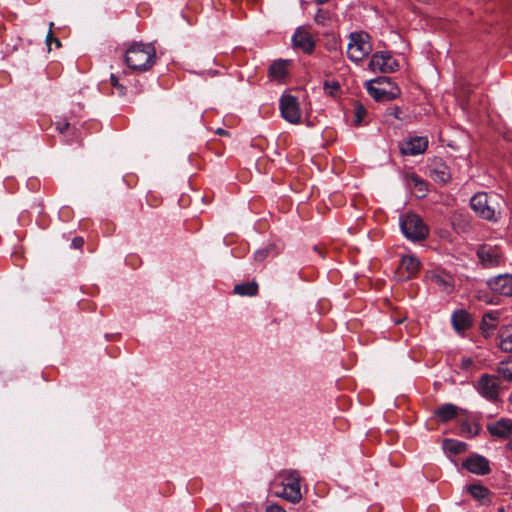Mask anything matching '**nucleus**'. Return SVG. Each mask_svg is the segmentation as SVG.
<instances>
[{"label": "nucleus", "mask_w": 512, "mask_h": 512, "mask_svg": "<svg viewBox=\"0 0 512 512\" xmlns=\"http://www.w3.org/2000/svg\"><path fill=\"white\" fill-rule=\"evenodd\" d=\"M504 204V199L496 193L488 194L486 192H479L470 200L471 208L475 213L479 217L489 221L497 220V215L502 213Z\"/></svg>", "instance_id": "obj_1"}, {"label": "nucleus", "mask_w": 512, "mask_h": 512, "mask_svg": "<svg viewBox=\"0 0 512 512\" xmlns=\"http://www.w3.org/2000/svg\"><path fill=\"white\" fill-rule=\"evenodd\" d=\"M155 60L156 51L151 44L133 43L125 53V62L133 70H149Z\"/></svg>", "instance_id": "obj_2"}, {"label": "nucleus", "mask_w": 512, "mask_h": 512, "mask_svg": "<svg viewBox=\"0 0 512 512\" xmlns=\"http://www.w3.org/2000/svg\"><path fill=\"white\" fill-rule=\"evenodd\" d=\"M369 95L376 101H389L399 97L400 88L387 76H380L366 82Z\"/></svg>", "instance_id": "obj_3"}, {"label": "nucleus", "mask_w": 512, "mask_h": 512, "mask_svg": "<svg viewBox=\"0 0 512 512\" xmlns=\"http://www.w3.org/2000/svg\"><path fill=\"white\" fill-rule=\"evenodd\" d=\"M399 224L402 233L410 241L417 242L424 240L429 234L428 227L415 213L401 215Z\"/></svg>", "instance_id": "obj_4"}, {"label": "nucleus", "mask_w": 512, "mask_h": 512, "mask_svg": "<svg viewBox=\"0 0 512 512\" xmlns=\"http://www.w3.org/2000/svg\"><path fill=\"white\" fill-rule=\"evenodd\" d=\"M372 51L370 36L366 32H352L349 35L347 46L348 58L353 62H360Z\"/></svg>", "instance_id": "obj_5"}, {"label": "nucleus", "mask_w": 512, "mask_h": 512, "mask_svg": "<svg viewBox=\"0 0 512 512\" xmlns=\"http://www.w3.org/2000/svg\"><path fill=\"white\" fill-rule=\"evenodd\" d=\"M282 490L276 495L283 497L291 503H298L302 499L300 488V474L297 470H287L282 473Z\"/></svg>", "instance_id": "obj_6"}, {"label": "nucleus", "mask_w": 512, "mask_h": 512, "mask_svg": "<svg viewBox=\"0 0 512 512\" xmlns=\"http://www.w3.org/2000/svg\"><path fill=\"white\" fill-rule=\"evenodd\" d=\"M369 69L373 72L392 73L399 67L398 62L387 52H376L372 55Z\"/></svg>", "instance_id": "obj_7"}, {"label": "nucleus", "mask_w": 512, "mask_h": 512, "mask_svg": "<svg viewBox=\"0 0 512 512\" xmlns=\"http://www.w3.org/2000/svg\"><path fill=\"white\" fill-rule=\"evenodd\" d=\"M280 111L286 121L292 124L300 122L301 112L296 97L289 94L283 95L280 99Z\"/></svg>", "instance_id": "obj_8"}, {"label": "nucleus", "mask_w": 512, "mask_h": 512, "mask_svg": "<svg viewBox=\"0 0 512 512\" xmlns=\"http://www.w3.org/2000/svg\"><path fill=\"white\" fill-rule=\"evenodd\" d=\"M477 390L484 398L496 401L499 393V379L496 376L484 374L478 381Z\"/></svg>", "instance_id": "obj_9"}, {"label": "nucleus", "mask_w": 512, "mask_h": 512, "mask_svg": "<svg viewBox=\"0 0 512 512\" xmlns=\"http://www.w3.org/2000/svg\"><path fill=\"white\" fill-rule=\"evenodd\" d=\"M293 45L304 53L310 54L314 50L315 42L308 26L298 27L292 36Z\"/></svg>", "instance_id": "obj_10"}, {"label": "nucleus", "mask_w": 512, "mask_h": 512, "mask_svg": "<svg viewBox=\"0 0 512 512\" xmlns=\"http://www.w3.org/2000/svg\"><path fill=\"white\" fill-rule=\"evenodd\" d=\"M428 147L426 137L416 136L400 144V151L403 155L415 156L425 152Z\"/></svg>", "instance_id": "obj_11"}, {"label": "nucleus", "mask_w": 512, "mask_h": 512, "mask_svg": "<svg viewBox=\"0 0 512 512\" xmlns=\"http://www.w3.org/2000/svg\"><path fill=\"white\" fill-rule=\"evenodd\" d=\"M490 289L504 296H512V275L502 274L492 277L487 282Z\"/></svg>", "instance_id": "obj_12"}, {"label": "nucleus", "mask_w": 512, "mask_h": 512, "mask_svg": "<svg viewBox=\"0 0 512 512\" xmlns=\"http://www.w3.org/2000/svg\"><path fill=\"white\" fill-rule=\"evenodd\" d=\"M420 269V261L413 255H404L399 265L400 279L407 280L414 277Z\"/></svg>", "instance_id": "obj_13"}, {"label": "nucleus", "mask_w": 512, "mask_h": 512, "mask_svg": "<svg viewBox=\"0 0 512 512\" xmlns=\"http://www.w3.org/2000/svg\"><path fill=\"white\" fill-rule=\"evenodd\" d=\"M428 279L436 284L445 292H450L453 289V277L450 273L442 269L431 270L427 273Z\"/></svg>", "instance_id": "obj_14"}, {"label": "nucleus", "mask_w": 512, "mask_h": 512, "mask_svg": "<svg viewBox=\"0 0 512 512\" xmlns=\"http://www.w3.org/2000/svg\"><path fill=\"white\" fill-rule=\"evenodd\" d=\"M463 467L477 475H486L490 472L488 460L481 455H473L463 462Z\"/></svg>", "instance_id": "obj_15"}, {"label": "nucleus", "mask_w": 512, "mask_h": 512, "mask_svg": "<svg viewBox=\"0 0 512 512\" xmlns=\"http://www.w3.org/2000/svg\"><path fill=\"white\" fill-rule=\"evenodd\" d=\"M487 430L494 437L508 438L512 435V420L502 418L487 424Z\"/></svg>", "instance_id": "obj_16"}, {"label": "nucleus", "mask_w": 512, "mask_h": 512, "mask_svg": "<svg viewBox=\"0 0 512 512\" xmlns=\"http://www.w3.org/2000/svg\"><path fill=\"white\" fill-rule=\"evenodd\" d=\"M452 326L456 332L461 333L472 326V316L466 310H456L451 317Z\"/></svg>", "instance_id": "obj_17"}, {"label": "nucleus", "mask_w": 512, "mask_h": 512, "mask_svg": "<svg viewBox=\"0 0 512 512\" xmlns=\"http://www.w3.org/2000/svg\"><path fill=\"white\" fill-rule=\"evenodd\" d=\"M477 255L480 261L487 267H493L499 263L500 255L497 249L489 245L481 246L477 251Z\"/></svg>", "instance_id": "obj_18"}, {"label": "nucleus", "mask_w": 512, "mask_h": 512, "mask_svg": "<svg viewBox=\"0 0 512 512\" xmlns=\"http://www.w3.org/2000/svg\"><path fill=\"white\" fill-rule=\"evenodd\" d=\"M459 408L451 403L440 405L435 411L434 415L440 422H448L458 416Z\"/></svg>", "instance_id": "obj_19"}, {"label": "nucleus", "mask_w": 512, "mask_h": 512, "mask_svg": "<svg viewBox=\"0 0 512 512\" xmlns=\"http://www.w3.org/2000/svg\"><path fill=\"white\" fill-rule=\"evenodd\" d=\"M499 347L502 351H512V325L503 327L499 332Z\"/></svg>", "instance_id": "obj_20"}, {"label": "nucleus", "mask_w": 512, "mask_h": 512, "mask_svg": "<svg viewBox=\"0 0 512 512\" xmlns=\"http://www.w3.org/2000/svg\"><path fill=\"white\" fill-rule=\"evenodd\" d=\"M467 490L473 498L480 501L482 504H485L487 501H489V490L485 486L480 484H471L467 487Z\"/></svg>", "instance_id": "obj_21"}, {"label": "nucleus", "mask_w": 512, "mask_h": 512, "mask_svg": "<svg viewBox=\"0 0 512 512\" xmlns=\"http://www.w3.org/2000/svg\"><path fill=\"white\" fill-rule=\"evenodd\" d=\"M258 285L255 282L242 283L234 286V293L241 296H255Z\"/></svg>", "instance_id": "obj_22"}, {"label": "nucleus", "mask_w": 512, "mask_h": 512, "mask_svg": "<svg viewBox=\"0 0 512 512\" xmlns=\"http://www.w3.org/2000/svg\"><path fill=\"white\" fill-rule=\"evenodd\" d=\"M443 447L446 451L453 454H461L467 450V444L465 442L453 439H446L444 441Z\"/></svg>", "instance_id": "obj_23"}, {"label": "nucleus", "mask_w": 512, "mask_h": 512, "mask_svg": "<svg viewBox=\"0 0 512 512\" xmlns=\"http://www.w3.org/2000/svg\"><path fill=\"white\" fill-rule=\"evenodd\" d=\"M270 76H272L275 79H283L286 74V62L285 61H277L274 62L269 69Z\"/></svg>", "instance_id": "obj_24"}, {"label": "nucleus", "mask_w": 512, "mask_h": 512, "mask_svg": "<svg viewBox=\"0 0 512 512\" xmlns=\"http://www.w3.org/2000/svg\"><path fill=\"white\" fill-rule=\"evenodd\" d=\"M498 313L490 312L483 315L481 329L483 333L489 334L494 328V321L497 319Z\"/></svg>", "instance_id": "obj_25"}, {"label": "nucleus", "mask_w": 512, "mask_h": 512, "mask_svg": "<svg viewBox=\"0 0 512 512\" xmlns=\"http://www.w3.org/2000/svg\"><path fill=\"white\" fill-rule=\"evenodd\" d=\"M498 373L503 379L512 381V356L499 363Z\"/></svg>", "instance_id": "obj_26"}, {"label": "nucleus", "mask_w": 512, "mask_h": 512, "mask_svg": "<svg viewBox=\"0 0 512 512\" xmlns=\"http://www.w3.org/2000/svg\"><path fill=\"white\" fill-rule=\"evenodd\" d=\"M432 177L435 181H439L441 183H446L450 179V174L447 170V167L441 165L438 168H435L431 171Z\"/></svg>", "instance_id": "obj_27"}, {"label": "nucleus", "mask_w": 512, "mask_h": 512, "mask_svg": "<svg viewBox=\"0 0 512 512\" xmlns=\"http://www.w3.org/2000/svg\"><path fill=\"white\" fill-rule=\"evenodd\" d=\"M275 249V245L274 244H269L268 246L266 247H263L261 249H258L255 253H254V259L255 261H258V262H261L263 260H265L271 253L272 251Z\"/></svg>", "instance_id": "obj_28"}, {"label": "nucleus", "mask_w": 512, "mask_h": 512, "mask_svg": "<svg viewBox=\"0 0 512 512\" xmlns=\"http://www.w3.org/2000/svg\"><path fill=\"white\" fill-rule=\"evenodd\" d=\"M314 20L318 25L324 26L330 20V12L325 9H318V11L315 14Z\"/></svg>", "instance_id": "obj_29"}, {"label": "nucleus", "mask_w": 512, "mask_h": 512, "mask_svg": "<svg viewBox=\"0 0 512 512\" xmlns=\"http://www.w3.org/2000/svg\"><path fill=\"white\" fill-rule=\"evenodd\" d=\"M110 82H111V85L118 90L119 95H125L126 88L122 84L119 83L117 77L114 74H111Z\"/></svg>", "instance_id": "obj_30"}, {"label": "nucleus", "mask_w": 512, "mask_h": 512, "mask_svg": "<svg viewBox=\"0 0 512 512\" xmlns=\"http://www.w3.org/2000/svg\"><path fill=\"white\" fill-rule=\"evenodd\" d=\"M365 114H366V109L363 106L358 105L356 107V111H355V123L360 124L362 122Z\"/></svg>", "instance_id": "obj_31"}, {"label": "nucleus", "mask_w": 512, "mask_h": 512, "mask_svg": "<svg viewBox=\"0 0 512 512\" xmlns=\"http://www.w3.org/2000/svg\"><path fill=\"white\" fill-rule=\"evenodd\" d=\"M401 114H402V110L398 106H393V107H390L387 109V115L392 116L395 119L401 120L402 119Z\"/></svg>", "instance_id": "obj_32"}, {"label": "nucleus", "mask_w": 512, "mask_h": 512, "mask_svg": "<svg viewBox=\"0 0 512 512\" xmlns=\"http://www.w3.org/2000/svg\"><path fill=\"white\" fill-rule=\"evenodd\" d=\"M473 365V360L470 357H465L461 359L460 367L463 370H469Z\"/></svg>", "instance_id": "obj_33"}, {"label": "nucleus", "mask_w": 512, "mask_h": 512, "mask_svg": "<svg viewBox=\"0 0 512 512\" xmlns=\"http://www.w3.org/2000/svg\"><path fill=\"white\" fill-rule=\"evenodd\" d=\"M69 126H70V124L68 122H63V123L58 122L56 124V130H58L59 133L63 134L68 130Z\"/></svg>", "instance_id": "obj_34"}, {"label": "nucleus", "mask_w": 512, "mask_h": 512, "mask_svg": "<svg viewBox=\"0 0 512 512\" xmlns=\"http://www.w3.org/2000/svg\"><path fill=\"white\" fill-rule=\"evenodd\" d=\"M266 512H286V511L281 506L273 504V505L267 506Z\"/></svg>", "instance_id": "obj_35"}, {"label": "nucleus", "mask_w": 512, "mask_h": 512, "mask_svg": "<svg viewBox=\"0 0 512 512\" xmlns=\"http://www.w3.org/2000/svg\"><path fill=\"white\" fill-rule=\"evenodd\" d=\"M84 244V240L83 238L81 237H75L73 240H72V246L76 249L78 248H81Z\"/></svg>", "instance_id": "obj_36"}, {"label": "nucleus", "mask_w": 512, "mask_h": 512, "mask_svg": "<svg viewBox=\"0 0 512 512\" xmlns=\"http://www.w3.org/2000/svg\"><path fill=\"white\" fill-rule=\"evenodd\" d=\"M54 37H53V34H52V31L50 30L47 34V37H46V43L48 45V47L50 48V45H51V42L54 41Z\"/></svg>", "instance_id": "obj_37"}, {"label": "nucleus", "mask_w": 512, "mask_h": 512, "mask_svg": "<svg viewBox=\"0 0 512 512\" xmlns=\"http://www.w3.org/2000/svg\"><path fill=\"white\" fill-rule=\"evenodd\" d=\"M236 512H254L251 507L240 506Z\"/></svg>", "instance_id": "obj_38"}, {"label": "nucleus", "mask_w": 512, "mask_h": 512, "mask_svg": "<svg viewBox=\"0 0 512 512\" xmlns=\"http://www.w3.org/2000/svg\"><path fill=\"white\" fill-rule=\"evenodd\" d=\"M216 134H218V135H227V131H225V130H224V129H222V128H218V129L216 130Z\"/></svg>", "instance_id": "obj_39"}, {"label": "nucleus", "mask_w": 512, "mask_h": 512, "mask_svg": "<svg viewBox=\"0 0 512 512\" xmlns=\"http://www.w3.org/2000/svg\"><path fill=\"white\" fill-rule=\"evenodd\" d=\"M326 87H331V89H333V90H338L339 89V84L334 82L331 86L326 84Z\"/></svg>", "instance_id": "obj_40"}, {"label": "nucleus", "mask_w": 512, "mask_h": 512, "mask_svg": "<svg viewBox=\"0 0 512 512\" xmlns=\"http://www.w3.org/2000/svg\"><path fill=\"white\" fill-rule=\"evenodd\" d=\"M314 250H315L316 252H318L319 254H322V252H321L320 248H319L317 245H315V246H314ZM321 256L323 257V255H321Z\"/></svg>", "instance_id": "obj_41"}, {"label": "nucleus", "mask_w": 512, "mask_h": 512, "mask_svg": "<svg viewBox=\"0 0 512 512\" xmlns=\"http://www.w3.org/2000/svg\"><path fill=\"white\" fill-rule=\"evenodd\" d=\"M53 42H54V44H55L57 47H59V46L61 45L60 41H59L57 38H56V39H54V41H53Z\"/></svg>", "instance_id": "obj_42"}, {"label": "nucleus", "mask_w": 512, "mask_h": 512, "mask_svg": "<svg viewBox=\"0 0 512 512\" xmlns=\"http://www.w3.org/2000/svg\"><path fill=\"white\" fill-rule=\"evenodd\" d=\"M53 42H54V44H55L57 47H59V46L61 45L60 41H59L57 38H56V39H54V41H53Z\"/></svg>", "instance_id": "obj_43"}, {"label": "nucleus", "mask_w": 512, "mask_h": 512, "mask_svg": "<svg viewBox=\"0 0 512 512\" xmlns=\"http://www.w3.org/2000/svg\"><path fill=\"white\" fill-rule=\"evenodd\" d=\"M318 4H324L328 2L329 0H315Z\"/></svg>", "instance_id": "obj_44"}, {"label": "nucleus", "mask_w": 512, "mask_h": 512, "mask_svg": "<svg viewBox=\"0 0 512 512\" xmlns=\"http://www.w3.org/2000/svg\"><path fill=\"white\" fill-rule=\"evenodd\" d=\"M509 449L512 451V441L509 443Z\"/></svg>", "instance_id": "obj_45"}, {"label": "nucleus", "mask_w": 512, "mask_h": 512, "mask_svg": "<svg viewBox=\"0 0 512 512\" xmlns=\"http://www.w3.org/2000/svg\"><path fill=\"white\" fill-rule=\"evenodd\" d=\"M509 400H510V402H511V404H512V392H511V395H510V397H509Z\"/></svg>", "instance_id": "obj_46"}]
</instances>
